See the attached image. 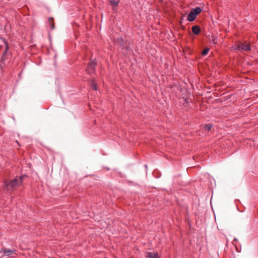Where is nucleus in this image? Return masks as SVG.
Segmentation results:
<instances>
[{
    "label": "nucleus",
    "instance_id": "7",
    "mask_svg": "<svg viewBox=\"0 0 258 258\" xmlns=\"http://www.w3.org/2000/svg\"><path fill=\"white\" fill-rule=\"evenodd\" d=\"M146 258H160L158 253L148 252L146 254Z\"/></svg>",
    "mask_w": 258,
    "mask_h": 258
},
{
    "label": "nucleus",
    "instance_id": "5",
    "mask_svg": "<svg viewBox=\"0 0 258 258\" xmlns=\"http://www.w3.org/2000/svg\"><path fill=\"white\" fill-rule=\"evenodd\" d=\"M120 0H109V3L110 5L112 7V9L114 11H116L117 10V7L118 4L119 3Z\"/></svg>",
    "mask_w": 258,
    "mask_h": 258
},
{
    "label": "nucleus",
    "instance_id": "2",
    "mask_svg": "<svg viewBox=\"0 0 258 258\" xmlns=\"http://www.w3.org/2000/svg\"><path fill=\"white\" fill-rule=\"evenodd\" d=\"M201 11L202 9L200 7H197L195 9H192L187 16V20L190 22L194 21L196 19L197 15L199 14Z\"/></svg>",
    "mask_w": 258,
    "mask_h": 258
},
{
    "label": "nucleus",
    "instance_id": "11",
    "mask_svg": "<svg viewBox=\"0 0 258 258\" xmlns=\"http://www.w3.org/2000/svg\"><path fill=\"white\" fill-rule=\"evenodd\" d=\"M206 130L208 131H209L211 130V129L212 128V124L211 123H208V124H207L205 125L204 126Z\"/></svg>",
    "mask_w": 258,
    "mask_h": 258
},
{
    "label": "nucleus",
    "instance_id": "15",
    "mask_svg": "<svg viewBox=\"0 0 258 258\" xmlns=\"http://www.w3.org/2000/svg\"><path fill=\"white\" fill-rule=\"evenodd\" d=\"M213 42H214V43H216V42L214 39L213 40Z\"/></svg>",
    "mask_w": 258,
    "mask_h": 258
},
{
    "label": "nucleus",
    "instance_id": "9",
    "mask_svg": "<svg viewBox=\"0 0 258 258\" xmlns=\"http://www.w3.org/2000/svg\"><path fill=\"white\" fill-rule=\"evenodd\" d=\"M48 22L49 23L50 28L53 30L55 28V23L54 19L52 17H50L48 19Z\"/></svg>",
    "mask_w": 258,
    "mask_h": 258
},
{
    "label": "nucleus",
    "instance_id": "14",
    "mask_svg": "<svg viewBox=\"0 0 258 258\" xmlns=\"http://www.w3.org/2000/svg\"><path fill=\"white\" fill-rule=\"evenodd\" d=\"M213 42H214V43H216V42L214 39L213 40Z\"/></svg>",
    "mask_w": 258,
    "mask_h": 258
},
{
    "label": "nucleus",
    "instance_id": "10",
    "mask_svg": "<svg viewBox=\"0 0 258 258\" xmlns=\"http://www.w3.org/2000/svg\"><path fill=\"white\" fill-rule=\"evenodd\" d=\"M3 40L4 41V43L5 44V50L3 53V56H4L5 55H6L8 52V50L9 49V45L7 42L6 41L5 39H3Z\"/></svg>",
    "mask_w": 258,
    "mask_h": 258
},
{
    "label": "nucleus",
    "instance_id": "12",
    "mask_svg": "<svg viewBox=\"0 0 258 258\" xmlns=\"http://www.w3.org/2000/svg\"><path fill=\"white\" fill-rule=\"evenodd\" d=\"M209 48H205L203 50V51H202V54L203 55H206V54H208V53L209 52Z\"/></svg>",
    "mask_w": 258,
    "mask_h": 258
},
{
    "label": "nucleus",
    "instance_id": "1",
    "mask_svg": "<svg viewBox=\"0 0 258 258\" xmlns=\"http://www.w3.org/2000/svg\"><path fill=\"white\" fill-rule=\"evenodd\" d=\"M23 182L22 176H17L13 180H5L3 184V189L7 192L11 193L17 187L22 185Z\"/></svg>",
    "mask_w": 258,
    "mask_h": 258
},
{
    "label": "nucleus",
    "instance_id": "4",
    "mask_svg": "<svg viewBox=\"0 0 258 258\" xmlns=\"http://www.w3.org/2000/svg\"><path fill=\"white\" fill-rule=\"evenodd\" d=\"M96 62L95 61H91L88 64L87 68H86L87 72L89 74H93L95 72Z\"/></svg>",
    "mask_w": 258,
    "mask_h": 258
},
{
    "label": "nucleus",
    "instance_id": "6",
    "mask_svg": "<svg viewBox=\"0 0 258 258\" xmlns=\"http://www.w3.org/2000/svg\"><path fill=\"white\" fill-rule=\"evenodd\" d=\"M0 250H1L0 255H2L1 253L3 252L7 256H10V255L12 254L14 252V251L11 250L10 249H6V248H2Z\"/></svg>",
    "mask_w": 258,
    "mask_h": 258
},
{
    "label": "nucleus",
    "instance_id": "13",
    "mask_svg": "<svg viewBox=\"0 0 258 258\" xmlns=\"http://www.w3.org/2000/svg\"><path fill=\"white\" fill-rule=\"evenodd\" d=\"M92 88L94 90H97V85H96V84L94 82H92Z\"/></svg>",
    "mask_w": 258,
    "mask_h": 258
},
{
    "label": "nucleus",
    "instance_id": "16",
    "mask_svg": "<svg viewBox=\"0 0 258 258\" xmlns=\"http://www.w3.org/2000/svg\"><path fill=\"white\" fill-rule=\"evenodd\" d=\"M213 42H214V43H216V42L214 39L213 40Z\"/></svg>",
    "mask_w": 258,
    "mask_h": 258
},
{
    "label": "nucleus",
    "instance_id": "3",
    "mask_svg": "<svg viewBox=\"0 0 258 258\" xmlns=\"http://www.w3.org/2000/svg\"><path fill=\"white\" fill-rule=\"evenodd\" d=\"M235 49L238 50H244L246 51H249L251 50V46L249 43H240V44H236L235 45Z\"/></svg>",
    "mask_w": 258,
    "mask_h": 258
},
{
    "label": "nucleus",
    "instance_id": "8",
    "mask_svg": "<svg viewBox=\"0 0 258 258\" xmlns=\"http://www.w3.org/2000/svg\"><path fill=\"white\" fill-rule=\"evenodd\" d=\"M191 30H192V33L195 35L199 34L201 32V28L198 25H195V26H192Z\"/></svg>",
    "mask_w": 258,
    "mask_h": 258
}]
</instances>
